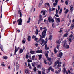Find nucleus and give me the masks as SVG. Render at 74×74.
Listing matches in <instances>:
<instances>
[{"label": "nucleus", "instance_id": "5701e85b", "mask_svg": "<svg viewBox=\"0 0 74 74\" xmlns=\"http://www.w3.org/2000/svg\"><path fill=\"white\" fill-rule=\"evenodd\" d=\"M56 62L57 64H62V62H60L58 60H57L56 61Z\"/></svg>", "mask_w": 74, "mask_h": 74}, {"label": "nucleus", "instance_id": "e433bc0d", "mask_svg": "<svg viewBox=\"0 0 74 74\" xmlns=\"http://www.w3.org/2000/svg\"><path fill=\"white\" fill-rule=\"evenodd\" d=\"M54 10H55V8H52L51 9V11H54Z\"/></svg>", "mask_w": 74, "mask_h": 74}, {"label": "nucleus", "instance_id": "473e14b6", "mask_svg": "<svg viewBox=\"0 0 74 74\" xmlns=\"http://www.w3.org/2000/svg\"><path fill=\"white\" fill-rule=\"evenodd\" d=\"M63 69H64V72H66V73L67 72V71L66 70V68H63Z\"/></svg>", "mask_w": 74, "mask_h": 74}, {"label": "nucleus", "instance_id": "49530a36", "mask_svg": "<svg viewBox=\"0 0 74 74\" xmlns=\"http://www.w3.org/2000/svg\"><path fill=\"white\" fill-rule=\"evenodd\" d=\"M59 46H60V45H58L57 46V49H59Z\"/></svg>", "mask_w": 74, "mask_h": 74}, {"label": "nucleus", "instance_id": "774afa93", "mask_svg": "<svg viewBox=\"0 0 74 74\" xmlns=\"http://www.w3.org/2000/svg\"><path fill=\"white\" fill-rule=\"evenodd\" d=\"M72 22L73 23V24H74V19L73 20Z\"/></svg>", "mask_w": 74, "mask_h": 74}, {"label": "nucleus", "instance_id": "4d7b16f0", "mask_svg": "<svg viewBox=\"0 0 74 74\" xmlns=\"http://www.w3.org/2000/svg\"><path fill=\"white\" fill-rule=\"evenodd\" d=\"M65 3L66 5H67L68 4V2L67 1H66L65 2Z\"/></svg>", "mask_w": 74, "mask_h": 74}, {"label": "nucleus", "instance_id": "4c0bfd02", "mask_svg": "<svg viewBox=\"0 0 74 74\" xmlns=\"http://www.w3.org/2000/svg\"><path fill=\"white\" fill-rule=\"evenodd\" d=\"M33 70L34 71H37V68L36 67H35L33 69Z\"/></svg>", "mask_w": 74, "mask_h": 74}, {"label": "nucleus", "instance_id": "bb28decb", "mask_svg": "<svg viewBox=\"0 0 74 74\" xmlns=\"http://www.w3.org/2000/svg\"><path fill=\"white\" fill-rule=\"evenodd\" d=\"M23 52V49H20V52L19 53H22Z\"/></svg>", "mask_w": 74, "mask_h": 74}, {"label": "nucleus", "instance_id": "f03ea898", "mask_svg": "<svg viewBox=\"0 0 74 74\" xmlns=\"http://www.w3.org/2000/svg\"><path fill=\"white\" fill-rule=\"evenodd\" d=\"M47 29H46L45 30H44L43 32H42V38H45V34H46V32H47Z\"/></svg>", "mask_w": 74, "mask_h": 74}, {"label": "nucleus", "instance_id": "4be33fe9", "mask_svg": "<svg viewBox=\"0 0 74 74\" xmlns=\"http://www.w3.org/2000/svg\"><path fill=\"white\" fill-rule=\"evenodd\" d=\"M52 35H50L49 37V40H52Z\"/></svg>", "mask_w": 74, "mask_h": 74}, {"label": "nucleus", "instance_id": "f3484780", "mask_svg": "<svg viewBox=\"0 0 74 74\" xmlns=\"http://www.w3.org/2000/svg\"><path fill=\"white\" fill-rule=\"evenodd\" d=\"M74 27V24H72L71 25V26L70 29L71 30H72L73 28Z\"/></svg>", "mask_w": 74, "mask_h": 74}, {"label": "nucleus", "instance_id": "2eb2a0df", "mask_svg": "<svg viewBox=\"0 0 74 74\" xmlns=\"http://www.w3.org/2000/svg\"><path fill=\"white\" fill-rule=\"evenodd\" d=\"M52 18H50V17H49L48 18V20L49 22H51V20H52Z\"/></svg>", "mask_w": 74, "mask_h": 74}, {"label": "nucleus", "instance_id": "ea45409f", "mask_svg": "<svg viewBox=\"0 0 74 74\" xmlns=\"http://www.w3.org/2000/svg\"><path fill=\"white\" fill-rule=\"evenodd\" d=\"M32 62V60H29V59H28V62H29V63H30V62Z\"/></svg>", "mask_w": 74, "mask_h": 74}, {"label": "nucleus", "instance_id": "bf43d9fd", "mask_svg": "<svg viewBox=\"0 0 74 74\" xmlns=\"http://www.w3.org/2000/svg\"><path fill=\"white\" fill-rule=\"evenodd\" d=\"M26 59H28L29 56L28 55H26Z\"/></svg>", "mask_w": 74, "mask_h": 74}, {"label": "nucleus", "instance_id": "58836bf2", "mask_svg": "<svg viewBox=\"0 0 74 74\" xmlns=\"http://www.w3.org/2000/svg\"><path fill=\"white\" fill-rule=\"evenodd\" d=\"M25 70V73H26V74H29V72H28V71H27L26 69Z\"/></svg>", "mask_w": 74, "mask_h": 74}, {"label": "nucleus", "instance_id": "de8ad7c7", "mask_svg": "<svg viewBox=\"0 0 74 74\" xmlns=\"http://www.w3.org/2000/svg\"><path fill=\"white\" fill-rule=\"evenodd\" d=\"M54 51L55 52V53H56V52H57V51H56V49L55 48L54 49Z\"/></svg>", "mask_w": 74, "mask_h": 74}, {"label": "nucleus", "instance_id": "e2e57ef3", "mask_svg": "<svg viewBox=\"0 0 74 74\" xmlns=\"http://www.w3.org/2000/svg\"><path fill=\"white\" fill-rule=\"evenodd\" d=\"M37 40H38V38H36L35 39H34V41H37Z\"/></svg>", "mask_w": 74, "mask_h": 74}, {"label": "nucleus", "instance_id": "0eeeda50", "mask_svg": "<svg viewBox=\"0 0 74 74\" xmlns=\"http://www.w3.org/2000/svg\"><path fill=\"white\" fill-rule=\"evenodd\" d=\"M42 74H45V69L42 68Z\"/></svg>", "mask_w": 74, "mask_h": 74}, {"label": "nucleus", "instance_id": "393cba45", "mask_svg": "<svg viewBox=\"0 0 74 74\" xmlns=\"http://www.w3.org/2000/svg\"><path fill=\"white\" fill-rule=\"evenodd\" d=\"M31 20V19L29 17V18L28 19V21L27 22V23H30V20Z\"/></svg>", "mask_w": 74, "mask_h": 74}, {"label": "nucleus", "instance_id": "79ce46f5", "mask_svg": "<svg viewBox=\"0 0 74 74\" xmlns=\"http://www.w3.org/2000/svg\"><path fill=\"white\" fill-rule=\"evenodd\" d=\"M68 12H69V10H66L65 11V14H67Z\"/></svg>", "mask_w": 74, "mask_h": 74}, {"label": "nucleus", "instance_id": "f257e3e1", "mask_svg": "<svg viewBox=\"0 0 74 74\" xmlns=\"http://www.w3.org/2000/svg\"><path fill=\"white\" fill-rule=\"evenodd\" d=\"M67 44L65 41H64L63 42V46L64 48H66L67 49L69 48V45H67Z\"/></svg>", "mask_w": 74, "mask_h": 74}, {"label": "nucleus", "instance_id": "8fccbe9b", "mask_svg": "<svg viewBox=\"0 0 74 74\" xmlns=\"http://www.w3.org/2000/svg\"><path fill=\"white\" fill-rule=\"evenodd\" d=\"M57 64H58L57 62H55L54 63V66H57Z\"/></svg>", "mask_w": 74, "mask_h": 74}, {"label": "nucleus", "instance_id": "338daca9", "mask_svg": "<svg viewBox=\"0 0 74 74\" xmlns=\"http://www.w3.org/2000/svg\"><path fill=\"white\" fill-rule=\"evenodd\" d=\"M47 60L49 61H50V60H51V58H48Z\"/></svg>", "mask_w": 74, "mask_h": 74}, {"label": "nucleus", "instance_id": "1a4fd4ad", "mask_svg": "<svg viewBox=\"0 0 74 74\" xmlns=\"http://www.w3.org/2000/svg\"><path fill=\"white\" fill-rule=\"evenodd\" d=\"M63 56V53H62L61 52L59 53V57H60V58H62V56Z\"/></svg>", "mask_w": 74, "mask_h": 74}, {"label": "nucleus", "instance_id": "6e6d98bb", "mask_svg": "<svg viewBox=\"0 0 74 74\" xmlns=\"http://www.w3.org/2000/svg\"><path fill=\"white\" fill-rule=\"evenodd\" d=\"M66 66V64L65 63H64L63 64V66H62L63 67H64Z\"/></svg>", "mask_w": 74, "mask_h": 74}, {"label": "nucleus", "instance_id": "20e7f679", "mask_svg": "<svg viewBox=\"0 0 74 74\" xmlns=\"http://www.w3.org/2000/svg\"><path fill=\"white\" fill-rule=\"evenodd\" d=\"M42 15L40 14L39 15V20L38 21V24L39 25L40 24V23L41 21H42Z\"/></svg>", "mask_w": 74, "mask_h": 74}, {"label": "nucleus", "instance_id": "7c9ffc66", "mask_svg": "<svg viewBox=\"0 0 74 74\" xmlns=\"http://www.w3.org/2000/svg\"><path fill=\"white\" fill-rule=\"evenodd\" d=\"M35 55H34L32 56L33 60H34V58H35Z\"/></svg>", "mask_w": 74, "mask_h": 74}, {"label": "nucleus", "instance_id": "423d86ee", "mask_svg": "<svg viewBox=\"0 0 74 74\" xmlns=\"http://www.w3.org/2000/svg\"><path fill=\"white\" fill-rule=\"evenodd\" d=\"M38 62H34L32 63V67H35V66H37V65H38Z\"/></svg>", "mask_w": 74, "mask_h": 74}, {"label": "nucleus", "instance_id": "6e6552de", "mask_svg": "<svg viewBox=\"0 0 74 74\" xmlns=\"http://www.w3.org/2000/svg\"><path fill=\"white\" fill-rule=\"evenodd\" d=\"M18 12L19 15H20V17H22V11L21 10H19L18 11Z\"/></svg>", "mask_w": 74, "mask_h": 74}, {"label": "nucleus", "instance_id": "c03bdc74", "mask_svg": "<svg viewBox=\"0 0 74 74\" xmlns=\"http://www.w3.org/2000/svg\"><path fill=\"white\" fill-rule=\"evenodd\" d=\"M41 42H42V43H44L45 41H44V40L43 39H42L41 40Z\"/></svg>", "mask_w": 74, "mask_h": 74}, {"label": "nucleus", "instance_id": "a878e982", "mask_svg": "<svg viewBox=\"0 0 74 74\" xmlns=\"http://www.w3.org/2000/svg\"><path fill=\"white\" fill-rule=\"evenodd\" d=\"M70 10H72L73 9V5H71L70 6Z\"/></svg>", "mask_w": 74, "mask_h": 74}, {"label": "nucleus", "instance_id": "9d476101", "mask_svg": "<svg viewBox=\"0 0 74 74\" xmlns=\"http://www.w3.org/2000/svg\"><path fill=\"white\" fill-rule=\"evenodd\" d=\"M36 53H42V51L41 50H37L36 51Z\"/></svg>", "mask_w": 74, "mask_h": 74}, {"label": "nucleus", "instance_id": "09e8293b", "mask_svg": "<svg viewBox=\"0 0 74 74\" xmlns=\"http://www.w3.org/2000/svg\"><path fill=\"white\" fill-rule=\"evenodd\" d=\"M45 55L47 58H48V53H46L45 54Z\"/></svg>", "mask_w": 74, "mask_h": 74}, {"label": "nucleus", "instance_id": "aec40b11", "mask_svg": "<svg viewBox=\"0 0 74 74\" xmlns=\"http://www.w3.org/2000/svg\"><path fill=\"white\" fill-rule=\"evenodd\" d=\"M60 42H61V40L60 39L57 42V43L58 44H60Z\"/></svg>", "mask_w": 74, "mask_h": 74}, {"label": "nucleus", "instance_id": "13d9d810", "mask_svg": "<svg viewBox=\"0 0 74 74\" xmlns=\"http://www.w3.org/2000/svg\"><path fill=\"white\" fill-rule=\"evenodd\" d=\"M62 9H60V10L59 12V14H60L61 12H62Z\"/></svg>", "mask_w": 74, "mask_h": 74}, {"label": "nucleus", "instance_id": "412c9836", "mask_svg": "<svg viewBox=\"0 0 74 74\" xmlns=\"http://www.w3.org/2000/svg\"><path fill=\"white\" fill-rule=\"evenodd\" d=\"M41 13H42L43 14V15H45V11H41Z\"/></svg>", "mask_w": 74, "mask_h": 74}, {"label": "nucleus", "instance_id": "4468645a", "mask_svg": "<svg viewBox=\"0 0 74 74\" xmlns=\"http://www.w3.org/2000/svg\"><path fill=\"white\" fill-rule=\"evenodd\" d=\"M49 49V47H47V45L46 44L45 45V49L46 50H48V49Z\"/></svg>", "mask_w": 74, "mask_h": 74}, {"label": "nucleus", "instance_id": "052dcab7", "mask_svg": "<svg viewBox=\"0 0 74 74\" xmlns=\"http://www.w3.org/2000/svg\"><path fill=\"white\" fill-rule=\"evenodd\" d=\"M58 10L56 9V14H57L58 13Z\"/></svg>", "mask_w": 74, "mask_h": 74}, {"label": "nucleus", "instance_id": "a211bd4d", "mask_svg": "<svg viewBox=\"0 0 74 74\" xmlns=\"http://www.w3.org/2000/svg\"><path fill=\"white\" fill-rule=\"evenodd\" d=\"M38 56L39 57V60H41V59L42 58V55L41 54L40 55H38Z\"/></svg>", "mask_w": 74, "mask_h": 74}, {"label": "nucleus", "instance_id": "b1692460", "mask_svg": "<svg viewBox=\"0 0 74 74\" xmlns=\"http://www.w3.org/2000/svg\"><path fill=\"white\" fill-rule=\"evenodd\" d=\"M37 67L38 69H41V65H38L37 66Z\"/></svg>", "mask_w": 74, "mask_h": 74}, {"label": "nucleus", "instance_id": "0e129e2a", "mask_svg": "<svg viewBox=\"0 0 74 74\" xmlns=\"http://www.w3.org/2000/svg\"><path fill=\"white\" fill-rule=\"evenodd\" d=\"M51 69H52V68H51V67H50L49 68L48 70H49V71H50V70H51Z\"/></svg>", "mask_w": 74, "mask_h": 74}, {"label": "nucleus", "instance_id": "f704fd0d", "mask_svg": "<svg viewBox=\"0 0 74 74\" xmlns=\"http://www.w3.org/2000/svg\"><path fill=\"white\" fill-rule=\"evenodd\" d=\"M43 60L44 62V63L45 64H47V62H46V60L45 59H44Z\"/></svg>", "mask_w": 74, "mask_h": 74}, {"label": "nucleus", "instance_id": "37998d69", "mask_svg": "<svg viewBox=\"0 0 74 74\" xmlns=\"http://www.w3.org/2000/svg\"><path fill=\"white\" fill-rule=\"evenodd\" d=\"M32 38H36V36H35L34 35H33L32 36Z\"/></svg>", "mask_w": 74, "mask_h": 74}, {"label": "nucleus", "instance_id": "a18cd8bd", "mask_svg": "<svg viewBox=\"0 0 74 74\" xmlns=\"http://www.w3.org/2000/svg\"><path fill=\"white\" fill-rule=\"evenodd\" d=\"M69 40L71 42H72V40L71 38H69Z\"/></svg>", "mask_w": 74, "mask_h": 74}, {"label": "nucleus", "instance_id": "ddd939ff", "mask_svg": "<svg viewBox=\"0 0 74 74\" xmlns=\"http://www.w3.org/2000/svg\"><path fill=\"white\" fill-rule=\"evenodd\" d=\"M26 39H25V38H24L23 39V40L22 41V42L23 44H25L26 42Z\"/></svg>", "mask_w": 74, "mask_h": 74}, {"label": "nucleus", "instance_id": "7ed1b4c3", "mask_svg": "<svg viewBox=\"0 0 74 74\" xmlns=\"http://www.w3.org/2000/svg\"><path fill=\"white\" fill-rule=\"evenodd\" d=\"M18 22V23L19 25H22V19L21 18L19 19V20H18L17 21Z\"/></svg>", "mask_w": 74, "mask_h": 74}, {"label": "nucleus", "instance_id": "5fc2aeb1", "mask_svg": "<svg viewBox=\"0 0 74 74\" xmlns=\"http://www.w3.org/2000/svg\"><path fill=\"white\" fill-rule=\"evenodd\" d=\"M52 26L53 27V28L55 27V24H54V23H53L52 24Z\"/></svg>", "mask_w": 74, "mask_h": 74}, {"label": "nucleus", "instance_id": "c756f323", "mask_svg": "<svg viewBox=\"0 0 74 74\" xmlns=\"http://www.w3.org/2000/svg\"><path fill=\"white\" fill-rule=\"evenodd\" d=\"M46 25H49V24L48 20H47V22H46Z\"/></svg>", "mask_w": 74, "mask_h": 74}, {"label": "nucleus", "instance_id": "a19ab883", "mask_svg": "<svg viewBox=\"0 0 74 74\" xmlns=\"http://www.w3.org/2000/svg\"><path fill=\"white\" fill-rule=\"evenodd\" d=\"M35 33L37 34H37H38V30L36 29V32H35Z\"/></svg>", "mask_w": 74, "mask_h": 74}, {"label": "nucleus", "instance_id": "c9c22d12", "mask_svg": "<svg viewBox=\"0 0 74 74\" xmlns=\"http://www.w3.org/2000/svg\"><path fill=\"white\" fill-rule=\"evenodd\" d=\"M57 5V3H54L53 4V5H54V7H55L56 6V5Z\"/></svg>", "mask_w": 74, "mask_h": 74}, {"label": "nucleus", "instance_id": "6ab92c4d", "mask_svg": "<svg viewBox=\"0 0 74 74\" xmlns=\"http://www.w3.org/2000/svg\"><path fill=\"white\" fill-rule=\"evenodd\" d=\"M0 47L1 48V50H2V51H3V47L2 45H0Z\"/></svg>", "mask_w": 74, "mask_h": 74}, {"label": "nucleus", "instance_id": "603ef678", "mask_svg": "<svg viewBox=\"0 0 74 74\" xmlns=\"http://www.w3.org/2000/svg\"><path fill=\"white\" fill-rule=\"evenodd\" d=\"M38 73L39 74H41V71H38Z\"/></svg>", "mask_w": 74, "mask_h": 74}, {"label": "nucleus", "instance_id": "2f4dec72", "mask_svg": "<svg viewBox=\"0 0 74 74\" xmlns=\"http://www.w3.org/2000/svg\"><path fill=\"white\" fill-rule=\"evenodd\" d=\"M19 64L18 63V62H16V66L17 67H19Z\"/></svg>", "mask_w": 74, "mask_h": 74}, {"label": "nucleus", "instance_id": "f8f14e48", "mask_svg": "<svg viewBox=\"0 0 74 74\" xmlns=\"http://www.w3.org/2000/svg\"><path fill=\"white\" fill-rule=\"evenodd\" d=\"M30 53H31L32 54H35V53H36V51H30Z\"/></svg>", "mask_w": 74, "mask_h": 74}, {"label": "nucleus", "instance_id": "c85d7f7f", "mask_svg": "<svg viewBox=\"0 0 74 74\" xmlns=\"http://www.w3.org/2000/svg\"><path fill=\"white\" fill-rule=\"evenodd\" d=\"M45 5H47L49 7V6H50V5H49V3H45Z\"/></svg>", "mask_w": 74, "mask_h": 74}, {"label": "nucleus", "instance_id": "864d4df0", "mask_svg": "<svg viewBox=\"0 0 74 74\" xmlns=\"http://www.w3.org/2000/svg\"><path fill=\"white\" fill-rule=\"evenodd\" d=\"M42 3H40L38 5V7L41 6V5H42Z\"/></svg>", "mask_w": 74, "mask_h": 74}, {"label": "nucleus", "instance_id": "39448f33", "mask_svg": "<svg viewBox=\"0 0 74 74\" xmlns=\"http://www.w3.org/2000/svg\"><path fill=\"white\" fill-rule=\"evenodd\" d=\"M56 19L57 20H56V23H57L58 24L57 25H56L57 26H58V25H59V23H58V22H60V19L59 18H56Z\"/></svg>", "mask_w": 74, "mask_h": 74}, {"label": "nucleus", "instance_id": "3c124183", "mask_svg": "<svg viewBox=\"0 0 74 74\" xmlns=\"http://www.w3.org/2000/svg\"><path fill=\"white\" fill-rule=\"evenodd\" d=\"M43 3V0H41L40 2V3L42 4Z\"/></svg>", "mask_w": 74, "mask_h": 74}, {"label": "nucleus", "instance_id": "680f3d73", "mask_svg": "<svg viewBox=\"0 0 74 74\" xmlns=\"http://www.w3.org/2000/svg\"><path fill=\"white\" fill-rule=\"evenodd\" d=\"M70 37H71V38H72L73 36V34H71V35L69 36Z\"/></svg>", "mask_w": 74, "mask_h": 74}, {"label": "nucleus", "instance_id": "dca6fc26", "mask_svg": "<svg viewBox=\"0 0 74 74\" xmlns=\"http://www.w3.org/2000/svg\"><path fill=\"white\" fill-rule=\"evenodd\" d=\"M16 46H15V52H14V54L15 55V54H16V52H17L18 50H16Z\"/></svg>", "mask_w": 74, "mask_h": 74}, {"label": "nucleus", "instance_id": "cd10ccee", "mask_svg": "<svg viewBox=\"0 0 74 74\" xmlns=\"http://www.w3.org/2000/svg\"><path fill=\"white\" fill-rule=\"evenodd\" d=\"M68 35V34H67V33H66V34H64V37H67Z\"/></svg>", "mask_w": 74, "mask_h": 74}, {"label": "nucleus", "instance_id": "69168bd1", "mask_svg": "<svg viewBox=\"0 0 74 74\" xmlns=\"http://www.w3.org/2000/svg\"><path fill=\"white\" fill-rule=\"evenodd\" d=\"M63 21H64V18H62L61 20V22H63Z\"/></svg>", "mask_w": 74, "mask_h": 74}, {"label": "nucleus", "instance_id": "9b49d317", "mask_svg": "<svg viewBox=\"0 0 74 74\" xmlns=\"http://www.w3.org/2000/svg\"><path fill=\"white\" fill-rule=\"evenodd\" d=\"M31 37H30V36H29V35L28 36V38H27V39L28 40V41H29V42H30V41H31Z\"/></svg>", "mask_w": 74, "mask_h": 74}, {"label": "nucleus", "instance_id": "72a5a7b5", "mask_svg": "<svg viewBox=\"0 0 74 74\" xmlns=\"http://www.w3.org/2000/svg\"><path fill=\"white\" fill-rule=\"evenodd\" d=\"M3 59H7V57L4 56L3 57Z\"/></svg>", "mask_w": 74, "mask_h": 74}]
</instances>
